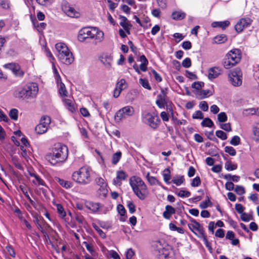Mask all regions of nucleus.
<instances>
[{
	"instance_id": "nucleus-53",
	"label": "nucleus",
	"mask_w": 259,
	"mask_h": 259,
	"mask_svg": "<svg viewBox=\"0 0 259 259\" xmlns=\"http://www.w3.org/2000/svg\"><path fill=\"white\" fill-rule=\"evenodd\" d=\"M216 136L222 140H225L227 139V136L226 134L223 131L218 130L215 132Z\"/></svg>"
},
{
	"instance_id": "nucleus-15",
	"label": "nucleus",
	"mask_w": 259,
	"mask_h": 259,
	"mask_svg": "<svg viewBox=\"0 0 259 259\" xmlns=\"http://www.w3.org/2000/svg\"><path fill=\"white\" fill-rule=\"evenodd\" d=\"M126 87V81L124 79H121L116 83V87L113 91V96L117 98L119 96L121 91Z\"/></svg>"
},
{
	"instance_id": "nucleus-24",
	"label": "nucleus",
	"mask_w": 259,
	"mask_h": 259,
	"mask_svg": "<svg viewBox=\"0 0 259 259\" xmlns=\"http://www.w3.org/2000/svg\"><path fill=\"white\" fill-rule=\"evenodd\" d=\"M55 180L62 187L66 189L70 188L73 186L72 183L70 181H66L59 178H56Z\"/></svg>"
},
{
	"instance_id": "nucleus-25",
	"label": "nucleus",
	"mask_w": 259,
	"mask_h": 259,
	"mask_svg": "<svg viewBox=\"0 0 259 259\" xmlns=\"http://www.w3.org/2000/svg\"><path fill=\"white\" fill-rule=\"evenodd\" d=\"M186 13L181 11H174L171 14V18L174 20H182L186 17Z\"/></svg>"
},
{
	"instance_id": "nucleus-12",
	"label": "nucleus",
	"mask_w": 259,
	"mask_h": 259,
	"mask_svg": "<svg viewBox=\"0 0 259 259\" xmlns=\"http://www.w3.org/2000/svg\"><path fill=\"white\" fill-rule=\"evenodd\" d=\"M134 109L133 107L130 106H125L121 109H119L115 115V119L119 121L122 119L125 118V116H131L134 113Z\"/></svg>"
},
{
	"instance_id": "nucleus-55",
	"label": "nucleus",
	"mask_w": 259,
	"mask_h": 259,
	"mask_svg": "<svg viewBox=\"0 0 259 259\" xmlns=\"http://www.w3.org/2000/svg\"><path fill=\"white\" fill-rule=\"evenodd\" d=\"M167 92L166 89H161L160 93L157 96V98L161 100L166 101Z\"/></svg>"
},
{
	"instance_id": "nucleus-54",
	"label": "nucleus",
	"mask_w": 259,
	"mask_h": 259,
	"mask_svg": "<svg viewBox=\"0 0 259 259\" xmlns=\"http://www.w3.org/2000/svg\"><path fill=\"white\" fill-rule=\"evenodd\" d=\"M225 151L231 156H235L236 154L235 149L231 146H226L225 147Z\"/></svg>"
},
{
	"instance_id": "nucleus-27",
	"label": "nucleus",
	"mask_w": 259,
	"mask_h": 259,
	"mask_svg": "<svg viewBox=\"0 0 259 259\" xmlns=\"http://www.w3.org/2000/svg\"><path fill=\"white\" fill-rule=\"evenodd\" d=\"M30 175L35 178V181H32L35 185L46 186L45 181L38 175L33 173L30 174Z\"/></svg>"
},
{
	"instance_id": "nucleus-37",
	"label": "nucleus",
	"mask_w": 259,
	"mask_h": 259,
	"mask_svg": "<svg viewBox=\"0 0 259 259\" xmlns=\"http://www.w3.org/2000/svg\"><path fill=\"white\" fill-rule=\"evenodd\" d=\"M242 115L244 116L255 115V108H249L244 109L242 111Z\"/></svg>"
},
{
	"instance_id": "nucleus-43",
	"label": "nucleus",
	"mask_w": 259,
	"mask_h": 259,
	"mask_svg": "<svg viewBox=\"0 0 259 259\" xmlns=\"http://www.w3.org/2000/svg\"><path fill=\"white\" fill-rule=\"evenodd\" d=\"M184 181V177L179 176L177 177H174L172 180V182L177 186H180Z\"/></svg>"
},
{
	"instance_id": "nucleus-57",
	"label": "nucleus",
	"mask_w": 259,
	"mask_h": 259,
	"mask_svg": "<svg viewBox=\"0 0 259 259\" xmlns=\"http://www.w3.org/2000/svg\"><path fill=\"white\" fill-rule=\"evenodd\" d=\"M192 117L193 119H202L203 118V114L201 111L198 110L193 114Z\"/></svg>"
},
{
	"instance_id": "nucleus-48",
	"label": "nucleus",
	"mask_w": 259,
	"mask_h": 259,
	"mask_svg": "<svg viewBox=\"0 0 259 259\" xmlns=\"http://www.w3.org/2000/svg\"><path fill=\"white\" fill-rule=\"evenodd\" d=\"M83 244L85 246L87 249L92 255H94L95 251L94 249V245L92 243H89L86 241L83 242Z\"/></svg>"
},
{
	"instance_id": "nucleus-38",
	"label": "nucleus",
	"mask_w": 259,
	"mask_h": 259,
	"mask_svg": "<svg viewBox=\"0 0 259 259\" xmlns=\"http://www.w3.org/2000/svg\"><path fill=\"white\" fill-rule=\"evenodd\" d=\"M119 18L120 19V22L119 23V24L122 27V28H125L128 26H131V25L130 24L127 18L122 16H120Z\"/></svg>"
},
{
	"instance_id": "nucleus-30",
	"label": "nucleus",
	"mask_w": 259,
	"mask_h": 259,
	"mask_svg": "<svg viewBox=\"0 0 259 259\" xmlns=\"http://www.w3.org/2000/svg\"><path fill=\"white\" fill-rule=\"evenodd\" d=\"M58 88L59 92L61 96H67V91L66 89L65 84L62 82L61 79L59 82H57Z\"/></svg>"
},
{
	"instance_id": "nucleus-49",
	"label": "nucleus",
	"mask_w": 259,
	"mask_h": 259,
	"mask_svg": "<svg viewBox=\"0 0 259 259\" xmlns=\"http://www.w3.org/2000/svg\"><path fill=\"white\" fill-rule=\"evenodd\" d=\"M254 140L257 141L259 140V124H257L253 128Z\"/></svg>"
},
{
	"instance_id": "nucleus-52",
	"label": "nucleus",
	"mask_w": 259,
	"mask_h": 259,
	"mask_svg": "<svg viewBox=\"0 0 259 259\" xmlns=\"http://www.w3.org/2000/svg\"><path fill=\"white\" fill-rule=\"evenodd\" d=\"M240 138L239 136H234L232 137L230 143L233 146H238L240 144Z\"/></svg>"
},
{
	"instance_id": "nucleus-16",
	"label": "nucleus",
	"mask_w": 259,
	"mask_h": 259,
	"mask_svg": "<svg viewBox=\"0 0 259 259\" xmlns=\"http://www.w3.org/2000/svg\"><path fill=\"white\" fill-rule=\"evenodd\" d=\"M127 177V175L123 170H118L116 171V176L113 180V184L116 186L121 185V181L125 180Z\"/></svg>"
},
{
	"instance_id": "nucleus-17",
	"label": "nucleus",
	"mask_w": 259,
	"mask_h": 259,
	"mask_svg": "<svg viewBox=\"0 0 259 259\" xmlns=\"http://www.w3.org/2000/svg\"><path fill=\"white\" fill-rule=\"evenodd\" d=\"M56 49L57 52V57H60V55L68 53L70 52L67 46L63 42H59L56 44Z\"/></svg>"
},
{
	"instance_id": "nucleus-50",
	"label": "nucleus",
	"mask_w": 259,
	"mask_h": 259,
	"mask_svg": "<svg viewBox=\"0 0 259 259\" xmlns=\"http://www.w3.org/2000/svg\"><path fill=\"white\" fill-rule=\"evenodd\" d=\"M35 21L36 22V20H32V23L33 24L34 26L35 27H37V30L39 31H42L45 28V27L47 26L46 23H44V22H41V23H40L39 24L38 23L36 25Z\"/></svg>"
},
{
	"instance_id": "nucleus-6",
	"label": "nucleus",
	"mask_w": 259,
	"mask_h": 259,
	"mask_svg": "<svg viewBox=\"0 0 259 259\" xmlns=\"http://www.w3.org/2000/svg\"><path fill=\"white\" fill-rule=\"evenodd\" d=\"M241 58L239 49H234L229 51L225 56L223 61V66L226 69H230L238 64Z\"/></svg>"
},
{
	"instance_id": "nucleus-14",
	"label": "nucleus",
	"mask_w": 259,
	"mask_h": 259,
	"mask_svg": "<svg viewBox=\"0 0 259 259\" xmlns=\"http://www.w3.org/2000/svg\"><path fill=\"white\" fill-rule=\"evenodd\" d=\"M252 20L249 18H242L237 22L235 26V29L238 32H241L245 27L249 26Z\"/></svg>"
},
{
	"instance_id": "nucleus-32",
	"label": "nucleus",
	"mask_w": 259,
	"mask_h": 259,
	"mask_svg": "<svg viewBox=\"0 0 259 259\" xmlns=\"http://www.w3.org/2000/svg\"><path fill=\"white\" fill-rule=\"evenodd\" d=\"M35 131L37 134L41 135L46 133L48 131V128L47 126L38 124L36 126Z\"/></svg>"
},
{
	"instance_id": "nucleus-21",
	"label": "nucleus",
	"mask_w": 259,
	"mask_h": 259,
	"mask_svg": "<svg viewBox=\"0 0 259 259\" xmlns=\"http://www.w3.org/2000/svg\"><path fill=\"white\" fill-rule=\"evenodd\" d=\"M175 209L170 205L165 206V211L163 212V216L166 219H169L172 214L175 213Z\"/></svg>"
},
{
	"instance_id": "nucleus-33",
	"label": "nucleus",
	"mask_w": 259,
	"mask_h": 259,
	"mask_svg": "<svg viewBox=\"0 0 259 259\" xmlns=\"http://www.w3.org/2000/svg\"><path fill=\"white\" fill-rule=\"evenodd\" d=\"M50 123H51V118L48 116H44L41 118L40 122L39 124H41V125H43L44 126H47V128L48 129V127L50 125Z\"/></svg>"
},
{
	"instance_id": "nucleus-10",
	"label": "nucleus",
	"mask_w": 259,
	"mask_h": 259,
	"mask_svg": "<svg viewBox=\"0 0 259 259\" xmlns=\"http://www.w3.org/2000/svg\"><path fill=\"white\" fill-rule=\"evenodd\" d=\"M63 12L70 18H78L80 16V13L76 10L71 4L65 2L62 6Z\"/></svg>"
},
{
	"instance_id": "nucleus-51",
	"label": "nucleus",
	"mask_w": 259,
	"mask_h": 259,
	"mask_svg": "<svg viewBox=\"0 0 259 259\" xmlns=\"http://www.w3.org/2000/svg\"><path fill=\"white\" fill-rule=\"evenodd\" d=\"M219 125L221 128L222 130L227 132H229L232 131V127L231 124L230 123H219Z\"/></svg>"
},
{
	"instance_id": "nucleus-42",
	"label": "nucleus",
	"mask_w": 259,
	"mask_h": 259,
	"mask_svg": "<svg viewBox=\"0 0 259 259\" xmlns=\"http://www.w3.org/2000/svg\"><path fill=\"white\" fill-rule=\"evenodd\" d=\"M12 161L13 164L15 165V166L17 168H18L19 169H23V167L21 165V163L18 157H17L16 156H13L12 157Z\"/></svg>"
},
{
	"instance_id": "nucleus-40",
	"label": "nucleus",
	"mask_w": 259,
	"mask_h": 259,
	"mask_svg": "<svg viewBox=\"0 0 259 259\" xmlns=\"http://www.w3.org/2000/svg\"><path fill=\"white\" fill-rule=\"evenodd\" d=\"M139 83L145 89H146L148 90H151L152 89L151 86L149 84L148 80L146 78H140Z\"/></svg>"
},
{
	"instance_id": "nucleus-18",
	"label": "nucleus",
	"mask_w": 259,
	"mask_h": 259,
	"mask_svg": "<svg viewBox=\"0 0 259 259\" xmlns=\"http://www.w3.org/2000/svg\"><path fill=\"white\" fill-rule=\"evenodd\" d=\"M58 58L61 63L66 65H70L74 61L73 55L71 52L60 55V57Z\"/></svg>"
},
{
	"instance_id": "nucleus-29",
	"label": "nucleus",
	"mask_w": 259,
	"mask_h": 259,
	"mask_svg": "<svg viewBox=\"0 0 259 259\" xmlns=\"http://www.w3.org/2000/svg\"><path fill=\"white\" fill-rule=\"evenodd\" d=\"M64 104L66 108L71 112L75 110L73 101L70 99H65L64 100Z\"/></svg>"
},
{
	"instance_id": "nucleus-60",
	"label": "nucleus",
	"mask_w": 259,
	"mask_h": 259,
	"mask_svg": "<svg viewBox=\"0 0 259 259\" xmlns=\"http://www.w3.org/2000/svg\"><path fill=\"white\" fill-rule=\"evenodd\" d=\"M182 66L185 68H189L191 66V61L189 58L185 59L182 63Z\"/></svg>"
},
{
	"instance_id": "nucleus-26",
	"label": "nucleus",
	"mask_w": 259,
	"mask_h": 259,
	"mask_svg": "<svg viewBox=\"0 0 259 259\" xmlns=\"http://www.w3.org/2000/svg\"><path fill=\"white\" fill-rule=\"evenodd\" d=\"M146 178L150 185H161L160 182L155 177L150 176L149 172L147 173Z\"/></svg>"
},
{
	"instance_id": "nucleus-58",
	"label": "nucleus",
	"mask_w": 259,
	"mask_h": 259,
	"mask_svg": "<svg viewBox=\"0 0 259 259\" xmlns=\"http://www.w3.org/2000/svg\"><path fill=\"white\" fill-rule=\"evenodd\" d=\"M52 66H53V72H54V74L55 75L56 82H59L60 81V79H61V77H60V76L59 74V72H58L56 67L55 66L54 63H52Z\"/></svg>"
},
{
	"instance_id": "nucleus-31",
	"label": "nucleus",
	"mask_w": 259,
	"mask_h": 259,
	"mask_svg": "<svg viewBox=\"0 0 259 259\" xmlns=\"http://www.w3.org/2000/svg\"><path fill=\"white\" fill-rule=\"evenodd\" d=\"M122 153L120 151H117L115 153L112 157V163L113 165H116L119 161L121 158Z\"/></svg>"
},
{
	"instance_id": "nucleus-5",
	"label": "nucleus",
	"mask_w": 259,
	"mask_h": 259,
	"mask_svg": "<svg viewBox=\"0 0 259 259\" xmlns=\"http://www.w3.org/2000/svg\"><path fill=\"white\" fill-rule=\"evenodd\" d=\"M72 178L74 182L79 184L87 185L92 180L91 169L88 166H82L72 173Z\"/></svg>"
},
{
	"instance_id": "nucleus-36",
	"label": "nucleus",
	"mask_w": 259,
	"mask_h": 259,
	"mask_svg": "<svg viewBox=\"0 0 259 259\" xmlns=\"http://www.w3.org/2000/svg\"><path fill=\"white\" fill-rule=\"evenodd\" d=\"M225 168L228 171H232L235 170L237 168L236 164H233L230 161H227L225 163Z\"/></svg>"
},
{
	"instance_id": "nucleus-45",
	"label": "nucleus",
	"mask_w": 259,
	"mask_h": 259,
	"mask_svg": "<svg viewBox=\"0 0 259 259\" xmlns=\"http://www.w3.org/2000/svg\"><path fill=\"white\" fill-rule=\"evenodd\" d=\"M101 61L107 67H109L111 65V62L112 61V57L110 56H107L103 58Z\"/></svg>"
},
{
	"instance_id": "nucleus-34",
	"label": "nucleus",
	"mask_w": 259,
	"mask_h": 259,
	"mask_svg": "<svg viewBox=\"0 0 259 259\" xmlns=\"http://www.w3.org/2000/svg\"><path fill=\"white\" fill-rule=\"evenodd\" d=\"M164 181L167 183H169V180L170 179V171L168 168H165L162 174Z\"/></svg>"
},
{
	"instance_id": "nucleus-44",
	"label": "nucleus",
	"mask_w": 259,
	"mask_h": 259,
	"mask_svg": "<svg viewBox=\"0 0 259 259\" xmlns=\"http://www.w3.org/2000/svg\"><path fill=\"white\" fill-rule=\"evenodd\" d=\"M9 115L12 119L17 120L18 116V111L15 108L12 109L10 111Z\"/></svg>"
},
{
	"instance_id": "nucleus-59",
	"label": "nucleus",
	"mask_w": 259,
	"mask_h": 259,
	"mask_svg": "<svg viewBox=\"0 0 259 259\" xmlns=\"http://www.w3.org/2000/svg\"><path fill=\"white\" fill-rule=\"evenodd\" d=\"M178 196L180 197H189L191 195V193L187 191L180 190L177 193Z\"/></svg>"
},
{
	"instance_id": "nucleus-22",
	"label": "nucleus",
	"mask_w": 259,
	"mask_h": 259,
	"mask_svg": "<svg viewBox=\"0 0 259 259\" xmlns=\"http://www.w3.org/2000/svg\"><path fill=\"white\" fill-rule=\"evenodd\" d=\"M230 24V22L228 20L219 22L216 21L212 23L211 26L214 28L219 27L221 28L222 29H225L228 26H229Z\"/></svg>"
},
{
	"instance_id": "nucleus-28",
	"label": "nucleus",
	"mask_w": 259,
	"mask_h": 259,
	"mask_svg": "<svg viewBox=\"0 0 259 259\" xmlns=\"http://www.w3.org/2000/svg\"><path fill=\"white\" fill-rule=\"evenodd\" d=\"M204 83L202 81H196L192 84L191 87L195 89L193 92L196 96V93H198V91H200L201 90V89L204 86Z\"/></svg>"
},
{
	"instance_id": "nucleus-35",
	"label": "nucleus",
	"mask_w": 259,
	"mask_h": 259,
	"mask_svg": "<svg viewBox=\"0 0 259 259\" xmlns=\"http://www.w3.org/2000/svg\"><path fill=\"white\" fill-rule=\"evenodd\" d=\"M227 40V36L225 34L216 36L214 38V41L217 44H222L225 42Z\"/></svg>"
},
{
	"instance_id": "nucleus-47",
	"label": "nucleus",
	"mask_w": 259,
	"mask_h": 259,
	"mask_svg": "<svg viewBox=\"0 0 259 259\" xmlns=\"http://www.w3.org/2000/svg\"><path fill=\"white\" fill-rule=\"evenodd\" d=\"M56 207L57 212L59 214L60 217L62 218L65 217L66 216V212L64 211L63 206L60 204H57L56 205Z\"/></svg>"
},
{
	"instance_id": "nucleus-41",
	"label": "nucleus",
	"mask_w": 259,
	"mask_h": 259,
	"mask_svg": "<svg viewBox=\"0 0 259 259\" xmlns=\"http://www.w3.org/2000/svg\"><path fill=\"white\" fill-rule=\"evenodd\" d=\"M227 120L228 117L225 112H222L218 114V120L220 123H222V122H225L227 121Z\"/></svg>"
},
{
	"instance_id": "nucleus-64",
	"label": "nucleus",
	"mask_w": 259,
	"mask_h": 259,
	"mask_svg": "<svg viewBox=\"0 0 259 259\" xmlns=\"http://www.w3.org/2000/svg\"><path fill=\"white\" fill-rule=\"evenodd\" d=\"M117 209L120 215L121 216L124 217L126 212V210L124 206L121 204H119L117 205Z\"/></svg>"
},
{
	"instance_id": "nucleus-20",
	"label": "nucleus",
	"mask_w": 259,
	"mask_h": 259,
	"mask_svg": "<svg viewBox=\"0 0 259 259\" xmlns=\"http://www.w3.org/2000/svg\"><path fill=\"white\" fill-rule=\"evenodd\" d=\"M85 207L93 212H96L99 209V204L92 201H85Z\"/></svg>"
},
{
	"instance_id": "nucleus-19",
	"label": "nucleus",
	"mask_w": 259,
	"mask_h": 259,
	"mask_svg": "<svg viewBox=\"0 0 259 259\" xmlns=\"http://www.w3.org/2000/svg\"><path fill=\"white\" fill-rule=\"evenodd\" d=\"M221 72V69L219 67H213L209 69L208 71V77L212 80L217 77Z\"/></svg>"
},
{
	"instance_id": "nucleus-11",
	"label": "nucleus",
	"mask_w": 259,
	"mask_h": 259,
	"mask_svg": "<svg viewBox=\"0 0 259 259\" xmlns=\"http://www.w3.org/2000/svg\"><path fill=\"white\" fill-rule=\"evenodd\" d=\"M192 223L188 224V227L198 237L202 238L206 236L203 226L194 219L191 220Z\"/></svg>"
},
{
	"instance_id": "nucleus-46",
	"label": "nucleus",
	"mask_w": 259,
	"mask_h": 259,
	"mask_svg": "<svg viewBox=\"0 0 259 259\" xmlns=\"http://www.w3.org/2000/svg\"><path fill=\"white\" fill-rule=\"evenodd\" d=\"M93 228L97 232L99 235L102 238H105L106 237L105 233L98 227L96 224L93 223L92 224Z\"/></svg>"
},
{
	"instance_id": "nucleus-8",
	"label": "nucleus",
	"mask_w": 259,
	"mask_h": 259,
	"mask_svg": "<svg viewBox=\"0 0 259 259\" xmlns=\"http://www.w3.org/2000/svg\"><path fill=\"white\" fill-rule=\"evenodd\" d=\"M153 247L154 248L155 253L156 255L164 257L165 258L171 257V253H172V250H169V247L167 248L164 247L160 241L154 242Z\"/></svg>"
},
{
	"instance_id": "nucleus-61",
	"label": "nucleus",
	"mask_w": 259,
	"mask_h": 259,
	"mask_svg": "<svg viewBox=\"0 0 259 259\" xmlns=\"http://www.w3.org/2000/svg\"><path fill=\"white\" fill-rule=\"evenodd\" d=\"M235 191L238 195H241L245 193V189L243 186L237 185L235 189Z\"/></svg>"
},
{
	"instance_id": "nucleus-2",
	"label": "nucleus",
	"mask_w": 259,
	"mask_h": 259,
	"mask_svg": "<svg viewBox=\"0 0 259 259\" xmlns=\"http://www.w3.org/2000/svg\"><path fill=\"white\" fill-rule=\"evenodd\" d=\"M38 92V84L35 82H31L16 89L14 92V96L20 99L30 100L35 98Z\"/></svg>"
},
{
	"instance_id": "nucleus-1",
	"label": "nucleus",
	"mask_w": 259,
	"mask_h": 259,
	"mask_svg": "<svg viewBox=\"0 0 259 259\" xmlns=\"http://www.w3.org/2000/svg\"><path fill=\"white\" fill-rule=\"evenodd\" d=\"M78 40L83 42L87 39H94L95 43H100L104 40V32L96 27H85L81 28L78 34Z\"/></svg>"
},
{
	"instance_id": "nucleus-56",
	"label": "nucleus",
	"mask_w": 259,
	"mask_h": 259,
	"mask_svg": "<svg viewBox=\"0 0 259 259\" xmlns=\"http://www.w3.org/2000/svg\"><path fill=\"white\" fill-rule=\"evenodd\" d=\"M98 192L100 196H105L108 192L107 186H100Z\"/></svg>"
},
{
	"instance_id": "nucleus-3",
	"label": "nucleus",
	"mask_w": 259,
	"mask_h": 259,
	"mask_svg": "<svg viewBox=\"0 0 259 259\" xmlns=\"http://www.w3.org/2000/svg\"><path fill=\"white\" fill-rule=\"evenodd\" d=\"M68 154V148L60 143L55 144L52 154L48 157L49 161L52 165L63 163L66 161Z\"/></svg>"
},
{
	"instance_id": "nucleus-7",
	"label": "nucleus",
	"mask_w": 259,
	"mask_h": 259,
	"mask_svg": "<svg viewBox=\"0 0 259 259\" xmlns=\"http://www.w3.org/2000/svg\"><path fill=\"white\" fill-rule=\"evenodd\" d=\"M142 119L145 124L153 130L157 129L161 122L157 115L146 111L142 113Z\"/></svg>"
},
{
	"instance_id": "nucleus-39",
	"label": "nucleus",
	"mask_w": 259,
	"mask_h": 259,
	"mask_svg": "<svg viewBox=\"0 0 259 259\" xmlns=\"http://www.w3.org/2000/svg\"><path fill=\"white\" fill-rule=\"evenodd\" d=\"M201 125L203 127H211L213 125V123L209 118H205L201 122Z\"/></svg>"
},
{
	"instance_id": "nucleus-13",
	"label": "nucleus",
	"mask_w": 259,
	"mask_h": 259,
	"mask_svg": "<svg viewBox=\"0 0 259 259\" xmlns=\"http://www.w3.org/2000/svg\"><path fill=\"white\" fill-rule=\"evenodd\" d=\"M3 67L6 69L11 70L14 75L17 77L22 78L24 75V72L18 63H9L5 64L3 65Z\"/></svg>"
},
{
	"instance_id": "nucleus-63",
	"label": "nucleus",
	"mask_w": 259,
	"mask_h": 259,
	"mask_svg": "<svg viewBox=\"0 0 259 259\" xmlns=\"http://www.w3.org/2000/svg\"><path fill=\"white\" fill-rule=\"evenodd\" d=\"M201 183L200 179L199 177L194 178L191 184L192 187H198Z\"/></svg>"
},
{
	"instance_id": "nucleus-9",
	"label": "nucleus",
	"mask_w": 259,
	"mask_h": 259,
	"mask_svg": "<svg viewBox=\"0 0 259 259\" xmlns=\"http://www.w3.org/2000/svg\"><path fill=\"white\" fill-rule=\"evenodd\" d=\"M229 81L235 87H238L242 83V73L240 68H236L229 74Z\"/></svg>"
},
{
	"instance_id": "nucleus-4",
	"label": "nucleus",
	"mask_w": 259,
	"mask_h": 259,
	"mask_svg": "<svg viewBox=\"0 0 259 259\" xmlns=\"http://www.w3.org/2000/svg\"><path fill=\"white\" fill-rule=\"evenodd\" d=\"M130 185L134 194L140 199L144 200L148 195V188L142 179L133 176L130 179Z\"/></svg>"
},
{
	"instance_id": "nucleus-62",
	"label": "nucleus",
	"mask_w": 259,
	"mask_h": 259,
	"mask_svg": "<svg viewBox=\"0 0 259 259\" xmlns=\"http://www.w3.org/2000/svg\"><path fill=\"white\" fill-rule=\"evenodd\" d=\"M156 104L159 108H163L167 104V102L166 101L161 100L157 98L156 101Z\"/></svg>"
},
{
	"instance_id": "nucleus-23",
	"label": "nucleus",
	"mask_w": 259,
	"mask_h": 259,
	"mask_svg": "<svg viewBox=\"0 0 259 259\" xmlns=\"http://www.w3.org/2000/svg\"><path fill=\"white\" fill-rule=\"evenodd\" d=\"M212 95L211 92L209 90H201L196 93V97L199 99H202L209 97Z\"/></svg>"
}]
</instances>
